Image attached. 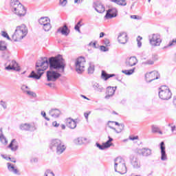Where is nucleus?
<instances>
[{"label": "nucleus", "instance_id": "obj_19", "mask_svg": "<svg viewBox=\"0 0 176 176\" xmlns=\"http://www.w3.org/2000/svg\"><path fill=\"white\" fill-rule=\"evenodd\" d=\"M136 153H138V155H151L152 154V150L151 148H137L135 150Z\"/></svg>", "mask_w": 176, "mask_h": 176}, {"label": "nucleus", "instance_id": "obj_15", "mask_svg": "<svg viewBox=\"0 0 176 176\" xmlns=\"http://www.w3.org/2000/svg\"><path fill=\"white\" fill-rule=\"evenodd\" d=\"M49 115L51 116L52 118L57 119V118H60V115H61V111H60L58 109H51L49 111Z\"/></svg>", "mask_w": 176, "mask_h": 176}, {"label": "nucleus", "instance_id": "obj_52", "mask_svg": "<svg viewBox=\"0 0 176 176\" xmlns=\"http://www.w3.org/2000/svg\"><path fill=\"white\" fill-rule=\"evenodd\" d=\"M1 157H3V159H5L6 160H12V157H8V155H1Z\"/></svg>", "mask_w": 176, "mask_h": 176}, {"label": "nucleus", "instance_id": "obj_57", "mask_svg": "<svg viewBox=\"0 0 176 176\" xmlns=\"http://www.w3.org/2000/svg\"><path fill=\"white\" fill-rule=\"evenodd\" d=\"M52 126H54V127H58V126H60V124L57 123L56 121H54L52 122Z\"/></svg>", "mask_w": 176, "mask_h": 176}, {"label": "nucleus", "instance_id": "obj_43", "mask_svg": "<svg viewBox=\"0 0 176 176\" xmlns=\"http://www.w3.org/2000/svg\"><path fill=\"white\" fill-rule=\"evenodd\" d=\"M168 126H170V129H171L172 133H173L174 135H176V126H175V125L169 124Z\"/></svg>", "mask_w": 176, "mask_h": 176}, {"label": "nucleus", "instance_id": "obj_10", "mask_svg": "<svg viewBox=\"0 0 176 176\" xmlns=\"http://www.w3.org/2000/svg\"><path fill=\"white\" fill-rule=\"evenodd\" d=\"M138 63V60L135 56H131L130 58H128L125 61L126 67H134V65H137Z\"/></svg>", "mask_w": 176, "mask_h": 176}, {"label": "nucleus", "instance_id": "obj_20", "mask_svg": "<svg viewBox=\"0 0 176 176\" xmlns=\"http://www.w3.org/2000/svg\"><path fill=\"white\" fill-rule=\"evenodd\" d=\"M119 43L124 45L127 43V34L125 32L120 33L118 37Z\"/></svg>", "mask_w": 176, "mask_h": 176}, {"label": "nucleus", "instance_id": "obj_2", "mask_svg": "<svg viewBox=\"0 0 176 176\" xmlns=\"http://www.w3.org/2000/svg\"><path fill=\"white\" fill-rule=\"evenodd\" d=\"M28 34V28L25 25H21L20 26H17L14 33L12 36V38L14 42H20L21 39H23L27 36Z\"/></svg>", "mask_w": 176, "mask_h": 176}, {"label": "nucleus", "instance_id": "obj_26", "mask_svg": "<svg viewBox=\"0 0 176 176\" xmlns=\"http://www.w3.org/2000/svg\"><path fill=\"white\" fill-rule=\"evenodd\" d=\"M38 23L39 24H41V25H45L46 24H49V23H50V19H49V17L47 16L41 17L38 20Z\"/></svg>", "mask_w": 176, "mask_h": 176}, {"label": "nucleus", "instance_id": "obj_64", "mask_svg": "<svg viewBox=\"0 0 176 176\" xmlns=\"http://www.w3.org/2000/svg\"><path fill=\"white\" fill-rule=\"evenodd\" d=\"M105 35V33L104 32H100V38H104V36Z\"/></svg>", "mask_w": 176, "mask_h": 176}, {"label": "nucleus", "instance_id": "obj_41", "mask_svg": "<svg viewBox=\"0 0 176 176\" xmlns=\"http://www.w3.org/2000/svg\"><path fill=\"white\" fill-rule=\"evenodd\" d=\"M52 28V25H50V23H46L45 25H43V30L44 31H50V29Z\"/></svg>", "mask_w": 176, "mask_h": 176}, {"label": "nucleus", "instance_id": "obj_13", "mask_svg": "<svg viewBox=\"0 0 176 176\" xmlns=\"http://www.w3.org/2000/svg\"><path fill=\"white\" fill-rule=\"evenodd\" d=\"M118 16V10L116 8H110L107 11L105 17L106 19H113V17H116Z\"/></svg>", "mask_w": 176, "mask_h": 176}, {"label": "nucleus", "instance_id": "obj_12", "mask_svg": "<svg viewBox=\"0 0 176 176\" xmlns=\"http://www.w3.org/2000/svg\"><path fill=\"white\" fill-rule=\"evenodd\" d=\"M111 123H115V122L109 121L107 124H108L109 127L110 129H112V130H114V131H116V133L119 134V133H122V131H123V130L124 129V124H119L118 127L117 129H116L112 126V125L111 124Z\"/></svg>", "mask_w": 176, "mask_h": 176}, {"label": "nucleus", "instance_id": "obj_38", "mask_svg": "<svg viewBox=\"0 0 176 176\" xmlns=\"http://www.w3.org/2000/svg\"><path fill=\"white\" fill-rule=\"evenodd\" d=\"M0 141L3 145H8V139H6L5 135L0 136Z\"/></svg>", "mask_w": 176, "mask_h": 176}, {"label": "nucleus", "instance_id": "obj_56", "mask_svg": "<svg viewBox=\"0 0 176 176\" xmlns=\"http://www.w3.org/2000/svg\"><path fill=\"white\" fill-rule=\"evenodd\" d=\"M100 50H102V52H108V49L104 45L100 46Z\"/></svg>", "mask_w": 176, "mask_h": 176}, {"label": "nucleus", "instance_id": "obj_46", "mask_svg": "<svg viewBox=\"0 0 176 176\" xmlns=\"http://www.w3.org/2000/svg\"><path fill=\"white\" fill-rule=\"evenodd\" d=\"M1 35H2V36H3V38H7L8 39V41L11 40L10 37L9 36V34H8V33L6 32H2Z\"/></svg>", "mask_w": 176, "mask_h": 176}, {"label": "nucleus", "instance_id": "obj_44", "mask_svg": "<svg viewBox=\"0 0 176 176\" xmlns=\"http://www.w3.org/2000/svg\"><path fill=\"white\" fill-rule=\"evenodd\" d=\"M141 41H142V37L141 36H138L137 38V42H138V47H141V46H142V43L141 42Z\"/></svg>", "mask_w": 176, "mask_h": 176}, {"label": "nucleus", "instance_id": "obj_6", "mask_svg": "<svg viewBox=\"0 0 176 176\" xmlns=\"http://www.w3.org/2000/svg\"><path fill=\"white\" fill-rule=\"evenodd\" d=\"M86 64V59L85 57H79L76 61V71L78 74H82L85 71V65Z\"/></svg>", "mask_w": 176, "mask_h": 176}, {"label": "nucleus", "instance_id": "obj_29", "mask_svg": "<svg viewBox=\"0 0 176 176\" xmlns=\"http://www.w3.org/2000/svg\"><path fill=\"white\" fill-rule=\"evenodd\" d=\"M76 142H77L76 144H78V145H82L87 142V139L86 138H78L76 140Z\"/></svg>", "mask_w": 176, "mask_h": 176}, {"label": "nucleus", "instance_id": "obj_22", "mask_svg": "<svg viewBox=\"0 0 176 176\" xmlns=\"http://www.w3.org/2000/svg\"><path fill=\"white\" fill-rule=\"evenodd\" d=\"M115 91H116V87H108L107 88L105 98L108 99L109 97H112L115 94Z\"/></svg>", "mask_w": 176, "mask_h": 176}, {"label": "nucleus", "instance_id": "obj_23", "mask_svg": "<svg viewBox=\"0 0 176 176\" xmlns=\"http://www.w3.org/2000/svg\"><path fill=\"white\" fill-rule=\"evenodd\" d=\"M66 126L69 127V129H76V122L75 120L69 118L66 120Z\"/></svg>", "mask_w": 176, "mask_h": 176}, {"label": "nucleus", "instance_id": "obj_5", "mask_svg": "<svg viewBox=\"0 0 176 176\" xmlns=\"http://www.w3.org/2000/svg\"><path fill=\"white\" fill-rule=\"evenodd\" d=\"M171 96H173V94H171V91L168 87L164 85L160 88L159 97L161 100H170V98H171Z\"/></svg>", "mask_w": 176, "mask_h": 176}, {"label": "nucleus", "instance_id": "obj_28", "mask_svg": "<svg viewBox=\"0 0 176 176\" xmlns=\"http://www.w3.org/2000/svg\"><path fill=\"white\" fill-rule=\"evenodd\" d=\"M93 88L96 91H98L99 93H102V91H104V87L100 85L98 83L95 82L93 85Z\"/></svg>", "mask_w": 176, "mask_h": 176}, {"label": "nucleus", "instance_id": "obj_27", "mask_svg": "<svg viewBox=\"0 0 176 176\" xmlns=\"http://www.w3.org/2000/svg\"><path fill=\"white\" fill-rule=\"evenodd\" d=\"M113 76H115V74H108L107 72H105V71H102L101 78L104 80H108L109 78H113Z\"/></svg>", "mask_w": 176, "mask_h": 176}, {"label": "nucleus", "instance_id": "obj_32", "mask_svg": "<svg viewBox=\"0 0 176 176\" xmlns=\"http://www.w3.org/2000/svg\"><path fill=\"white\" fill-rule=\"evenodd\" d=\"M142 65H153V64H155V60L153 59H148L146 61H142Z\"/></svg>", "mask_w": 176, "mask_h": 176}, {"label": "nucleus", "instance_id": "obj_47", "mask_svg": "<svg viewBox=\"0 0 176 176\" xmlns=\"http://www.w3.org/2000/svg\"><path fill=\"white\" fill-rule=\"evenodd\" d=\"M25 94H28V96H31L32 97H36V94L31 91H28Z\"/></svg>", "mask_w": 176, "mask_h": 176}, {"label": "nucleus", "instance_id": "obj_40", "mask_svg": "<svg viewBox=\"0 0 176 176\" xmlns=\"http://www.w3.org/2000/svg\"><path fill=\"white\" fill-rule=\"evenodd\" d=\"M21 90H22L23 93H25V94L30 90V87L25 85H23L21 87Z\"/></svg>", "mask_w": 176, "mask_h": 176}, {"label": "nucleus", "instance_id": "obj_4", "mask_svg": "<svg viewBox=\"0 0 176 176\" xmlns=\"http://www.w3.org/2000/svg\"><path fill=\"white\" fill-rule=\"evenodd\" d=\"M50 148L56 151L58 155H61L67 149L64 143L60 139H52L50 141Z\"/></svg>", "mask_w": 176, "mask_h": 176}, {"label": "nucleus", "instance_id": "obj_1", "mask_svg": "<svg viewBox=\"0 0 176 176\" xmlns=\"http://www.w3.org/2000/svg\"><path fill=\"white\" fill-rule=\"evenodd\" d=\"M50 70L47 72V80L48 82H56L57 79L61 78V74L56 72L60 70V72H64L65 69V62L61 55L55 57H51L47 60V58H42L36 63V71H32L28 78L33 79H41V76L43 75L44 71L47 68ZM54 69L56 71H54Z\"/></svg>", "mask_w": 176, "mask_h": 176}, {"label": "nucleus", "instance_id": "obj_42", "mask_svg": "<svg viewBox=\"0 0 176 176\" xmlns=\"http://www.w3.org/2000/svg\"><path fill=\"white\" fill-rule=\"evenodd\" d=\"M0 105L1 107H2L3 109H8V102H6V101L1 100Z\"/></svg>", "mask_w": 176, "mask_h": 176}, {"label": "nucleus", "instance_id": "obj_45", "mask_svg": "<svg viewBox=\"0 0 176 176\" xmlns=\"http://www.w3.org/2000/svg\"><path fill=\"white\" fill-rule=\"evenodd\" d=\"M44 176H55L54 173L50 170H47L44 174Z\"/></svg>", "mask_w": 176, "mask_h": 176}, {"label": "nucleus", "instance_id": "obj_48", "mask_svg": "<svg viewBox=\"0 0 176 176\" xmlns=\"http://www.w3.org/2000/svg\"><path fill=\"white\" fill-rule=\"evenodd\" d=\"M96 145L97 148H100L101 151H104V149H105L104 144L101 145V144H100V143H96Z\"/></svg>", "mask_w": 176, "mask_h": 176}, {"label": "nucleus", "instance_id": "obj_63", "mask_svg": "<svg viewBox=\"0 0 176 176\" xmlns=\"http://www.w3.org/2000/svg\"><path fill=\"white\" fill-rule=\"evenodd\" d=\"M83 0H74V3H82Z\"/></svg>", "mask_w": 176, "mask_h": 176}, {"label": "nucleus", "instance_id": "obj_55", "mask_svg": "<svg viewBox=\"0 0 176 176\" xmlns=\"http://www.w3.org/2000/svg\"><path fill=\"white\" fill-rule=\"evenodd\" d=\"M104 45H106V46H109V43H110L109 39L105 38L104 40Z\"/></svg>", "mask_w": 176, "mask_h": 176}, {"label": "nucleus", "instance_id": "obj_61", "mask_svg": "<svg viewBox=\"0 0 176 176\" xmlns=\"http://www.w3.org/2000/svg\"><path fill=\"white\" fill-rule=\"evenodd\" d=\"M129 140H131V141H134L135 140H138V136H135V137H130Z\"/></svg>", "mask_w": 176, "mask_h": 176}, {"label": "nucleus", "instance_id": "obj_50", "mask_svg": "<svg viewBox=\"0 0 176 176\" xmlns=\"http://www.w3.org/2000/svg\"><path fill=\"white\" fill-rule=\"evenodd\" d=\"M90 113H91V111H88V112L84 113V116H85L86 120H89V115H90Z\"/></svg>", "mask_w": 176, "mask_h": 176}, {"label": "nucleus", "instance_id": "obj_11", "mask_svg": "<svg viewBox=\"0 0 176 176\" xmlns=\"http://www.w3.org/2000/svg\"><path fill=\"white\" fill-rule=\"evenodd\" d=\"M94 8L98 13H104L105 12V7H104L102 3L98 1L94 3Z\"/></svg>", "mask_w": 176, "mask_h": 176}, {"label": "nucleus", "instance_id": "obj_33", "mask_svg": "<svg viewBox=\"0 0 176 176\" xmlns=\"http://www.w3.org/2000/svg\"><path fill=\"white\" fill-rule=\"evenodd\" d=\"M152 131L153 133H159V134H163V132H162V131H160V129L158 128L157 126L156 125H153L152 126Z\"/></svg>", "mask_w": 176, "mask_h": 176}, {"label": "nucleus", "instance_id": "obj_31", "mask_svg": "<svg viewBox=\"0 0 176 176\" xmlns=\"http://www.w3.org/2000/svg\"><path fill=\"white\" fill-rule=\"evenodd\" d=\"M109 140H107L105 143L103 144L104 148L107 149V148H109L111 146V145H112V141H113V139H112V138H111V136L108 137Z\"/></svg>", "mask_w": 176, "mask_h": 176}, {"label": "nucleus", "instance_id": "obj_36", "mask_svg": "<svg viewBox=\"0 0 176 176\" xmlns=\"http://www.w3.org/2000/svg\"><path fill=\"white\" fill-rule=\"evenodd\" d=\"M161 155H166V146H164V142L160 143Z\"/></svg>", "mask_w": 176, "mask_h": 176}, {"label": "nucleus", "instance_id": "obj_25", "mask_svg": "<svg viewBox=\"0 0 176 176\" xmlns=\"http://www.w3.org/2000/svg\"><path fill=\"white\" fill-rule=\"evenodd\" d=\"M7 165H8V168L9 171H10L11 173H13L14 174L20 175V173H19V170H17V168H14V166L12 165V164L10 162H8Z\"/></svg>", "mask_w": 176, "mask_h": 176}, {"label": "nucleus", "instance_id": "obj_51", "mask_svg": "<svg viewBox=\"0 0 176 176\" xmlns=\"http://www.w3.org/2000/svg\"><path fill=\"white\" fill-rule=\"evenodd\" d=\"M131 19H133V20H141V17L137 15H131Z\"/></svg>", "mask_w": 176, "mask_h": 176}, {"label": "nucleus", "instance_id": "obj_34", "mask_svg": "<svg viewBox=\"0 0 176 176\" xmlns=\"http://www.w3.org/2000/svg\"><path fill=\"white\" fill-rule=\"evenodd\" d=\"M176 45V38H173L171 41L169 42L168 45L167 46H164L162 47L163 50L167 49V47H170L171 46H175Z\"/></svg>", "mask_w": 176, "mask_h": 176}, {"label": "nucleus", "instance_id": "obj_39", "mask_svg": "<svg viewBox=\"0 0 176 176\" xmlns=\"http://www.w3.org/2000/svg\"><path fill=\"white\" fill-rule=\"evenodd\" d=\"M94 65L92 63H89V67L88 68V74H94Z\"/></svg>", "mask_w": 176, "mask_h": 176}, {"label": "nucleus", "instance_id": "obj_7", "mask_svg": "<svg viewBox=\"0 0 176 176\" xmlns=\"http://www.w3.org/2000/svg\"><path fill=\"white\" fill-rule=\"evenodd\" d=\"M149 42L152 46H160L162 43V37L159 34H153L149 36Z\"/></svg>", "mask_w": 176, "mask_h": 176}, {"label": "nucleus", "instance_id": "obj_54", "mask_svg": "<svg viewBox=\"0 0 176 176\" xmlns=\"http://www.w3.org/2000/svg\"><path fill=\"white\" fill-rule=\"evenodd\" d=\"M41 115L43 116V118H45V120H47L48 122H49V120H50V118L46 117V113L45 112L42 111Z\"/></svg>", "mask_w": 176, "mask_h": 176}, {"label": "nucleus", "instance_id": "obj_60", "mask_svg": "<svg viewBox=\"0 0 176 176\" xmlns=\"http://www.w3.org/2000/svg\"><path fill=\"white\" fill-rule=\"evenodd\" d=\"M161 160H167V155H161Z\"/></svg>", "mask_w": 176, "mask_h": 176}, {"label": "nucleus", "instance_id": "obj_49", "mask_svg": "<svg viewBox=\"0 0 176 176\" xmlns=\"http://www.w3.org/2000/svg\"><path fill=\"white\" fill-rule=\"evenodd\" d=\"M45 85L49 86L50 87H56V84H54V82L45 83Z\"/></svg>", "mask_w": 176, "mask_h": 176}, {"label": "nucleus", "instance_id": "obj_9", "mask_svg": "<svg viewBox=\"0 0 176 176\" xmlns=\"http://www.w3.org/2000/svg\"><path fill=\"white\" fill-rule=\"evenodd\" d=\"M19 129L23 131H35L36 126H35V124L25 123L21 124L19 126Z\"/></svg>", "mask_w": 176, "mask_h": 176}, {"label": "nucleus", "instance_id": "obj_35", "mask_svg": "<svg viewBox=\"0 0 176 176\" xmlns=\"http://www.w3.org/2000/svg\"><path fill=\"white\" fill-rule=\"evenodd\" d=\"M135 70V68L129 69V70H122V74H124L125 75H133L134 74V71Z\"/></svg>", "mask_w": 176, "mask_h": 176}, {"label": "nucleus", "instance_id": "obj_18", "mask_svg": "<svg viewBox=\"0 0 176 176\" xmlns=\"http://www.w3.org/2000/svg\"><path fill=\"white\" fill-rule=\"evenodd\" d=\"M6 69H12L13 71H20V67L16 60H12L11 63L6 67Z\"/></svg>", "mask_w": 176, "mask_h": 176}, {"label": "nucleus", "instance_id": "obj_16", "mask_svg": "<svg viewBox=\"0 0 176 176\" xmlns=\"http://www.w3.org/2000/svg\"><path fill=\"white\" fill-rule=\"evenodd\" d=\"M57 32H59L62 35H64L65 36H68L69 35V29H68V26L67 25H63V27L59 28L57 30Z\"/></svg>", "mask_w": 176, "mask_h": 176}, {"label": "nucleus", "instance_id": "obj_21", "mask_svg": "<svg viewBox=\"0 0 176 176\" xmlns=\"http://www.w3.org/2000/svg\"><path fill=\"white\" fill-rule=\"evenodd\" d=\"M116 173H119V174L123 175L127 173V166H126V164H122L121 165H118L117 166V170Z\"/></svg>", "mask_w": 176, "mask_h": 176}, {"label": "nucleus", "instance_id": "obj_62", "mask_svg": "<svg viewBox=\"0 0 176 176\" xmlns=\"http://www.w3.org/2000/svg\"><path fill=\"white\" fill-rule=\"evenodd\" d=\"M0 50H6V46L0 45Z\"/></svg>", "mask_w": 176, "mask_h": 176}, {"label": "nucleus", "instance_id": "obj_37", "mask_svg": "<svg viewBox=\"0 0 176 176\" xmlns=\"http://www.w3.org/2000/svg\"><path fill=\"white\" fill-rule=\"evenodd\" d=\"M116 3L120 5V6H126V5H127L126 0H117Z\"/></svg>", "mask_w": 176, "mask_h": 176}, {"label": "nucleus", "instance_id": "obj_24", "mask_svg": "<svg viewBox=\"0 0 176 176\" xmlns=\"http://www.w3.org/2000/svg\"><path fill=\"white\" fill-rule=\"evenodd\" d=\"M8 148L13 152H15L16 149H19V144H17V142L13 139L10 144L8 145Z\"/></svg>", "mask_w": 176, "mask_h": 176}, {"label": "nucleus", "instance_id": "obj_17", "mask_svg": "<svg viewBox=\"0 0 176 176\" xmlns=\"http://www.w3.org/2000/svg\"><path fill=\"white\" fill-rule=\"evenodd\" d=\"M126 164V162H124V160L119 156L118 157H116L115 160H114V170L115 171H118V166H120L121 164Z\"/></svg>", "mask_w": 176, "mask_h": 176}, {"label": "nucleus", "instance_id": "obj_59", "mask_svg": "<svg viewBox=\"0 0 176 176\" xmlns=\"http://www.w3.org/2000/svg\"><path fill=\"white\" fill-rule=\"evenodd\" d=\"M80 26L76 25L74 27V29L76 30V31H78V32H80Z\"/></svg>", "mask_w": 176, "mask_h": 176}, {"label": "nucleus", "instance_id": "obj_58", "mask_svg": "<svg viewBox=\"0 0 176 176\" xmlns=\"http://www.w3.org/2000/svg\"><path fill=\"white\" fill-rule=\"evenodd\" d=\"M30 162H31V163H37V162H38V158H36V157L32 158V159L30 160Z\"/></svg>", "mask_w": 176, "mask_h": 176}, {"label": "nucleus", "instance_id": "obj_30", "mask_svg": "<svg viewBox=\"0 0 176 176\" xmlns=\"http://www.w3.org/2000/svg\"><path fill=\"white\" fill-rule=\"evenodd\" d=\"M109 140H107L105 143L103 144L104 148L107 149V148H109L111 146V145H112V141H113V139H112V138H111V136L108 137Z\"/></svg>", "mask_w": 176, "mask_h": 176}, {"label": "nucleus", "instance_id": "obj_53", "mask_svg": "<svg viewBox=\"0 0 176 176\" xmlns=\"http://www.w3.org/2000/svg\"><path fill=\"white\" fill-rule=\"evenodd\" d=\"M67 2V0H60V5H61V6H65Z\"/></svg>", "mask_w": 176, "mask_h": 176}, {"label": "nucleus", "instance_id": "obj_3", "mask_svg": "<svg viewBox=\"0 0 176 176\" xmlns=\"http://www.w3.org/2000/svg\"><path fill=\"white\" fill-rule=\"evenodd\" d=\"M10 6L13 13L19 17H23L27 14V10L19 0H11Z\"/></svg>", "mask_w": 176, "mask_h": 176}, {"label": "nucleus", "instance_id": "obj_8", "mask_svg": "<svg viewBox=\"0 0 176 176\" xmlns=\"http://www.w3.org/2000/svg\"><path fill=\"white\" fill-rule=\"evenodd\" d=\"M145 78L146 82L151 83V82H153V80H156V79H159V72L156 71L151 72L146 74Z\"/></svg>", "mask_w": 176, "mask_h": 176}, {"label": "nucleus", "instance_id": "obj_14", "mask_svg": "<svg viewBox=\"0 0 176 176\" xmlns=\"http://www.w3.org/2000/svg\"><path fill=\"white\" fill-rule=\"evenodd\" d=\"M131 163L134 168H140L141 167V164L138 158H137V155H132L131 157Z\"/></svg>", "mask_w": 176, "mask_h": 176}]
</instances>
